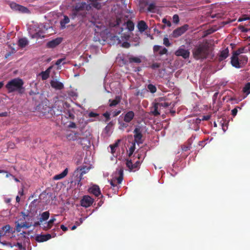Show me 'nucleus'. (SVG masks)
Masks as SVG:
<instances>
[{"label":"nucleus","instance_id":"e2e57ef3","mask_svg":"<svg viewBox=\"0 0 250 250\" xmlns=\"http://www.w3.org/2000/svg\"><path fill=\"white\" fill-rule=\"evenodd\" d=\"M249 19H250V17H248L246 16H244V17L239 19L238 21H242Z\"/></svg>","mask_w":250,"mask_h":250},{"label":"nucleus","instance_id":"f257e3e1","mask_svg":"<svg viewBox=\"0 0 250 250\" xmlns=\"http://www.w3.org/2000/svg\"><path fill=\"white\" fill-rule=\"evenodd\" d=\"M209 54V46L207 42L195 46L192 50L194 58L197 60L206 59Z\"/></svg>","mask_w":250,"mask_h":250},{"label":"nucleus","instance_id":"9b49d317","mask_svg":"<svg viewBox=\"0 0 250 250\" xmlns=\"http://www.w3.org/2000/svg\"><path fill=\"white\" fill-rule=\"evenodd\" d=\"M56 236L55 233L52 234V236L50 234H46L43 235H37L35 237V240L38 242H43L49 240L52 237H55Z\"/></svg>","mask_w":250,"mask_h":250},{"label":"nucleus","instance_id":"37998d69","mask_svg":"<svg viewBox=\"0 0 250 250\" xmlns=\"http://www.w3.org/2000/svg\"><path fill=\"white\" fill-rule=\"evenodd\" d=\"M103 116L105 117V122H107L110 120V113L108 111H106L103 114Z\"/></svg>","mask_w":250,"mask_h":250},{"label":"nucleus","instance_id":"7ed1b4c3","mask_svg":"<svg viewBox=\"0 0 250 250\" xmlns=\"http://www.w3.org/2000/svg\"><path fill=\"white\" fill-rule=\"evenodd\" d=\"M92 5L85 2L77 3L73 9V14L75 15L85 16L87 11L91 9Z\"/></svg>","mask_w":250,"mask_h":250},{"label":"nucleus","instance_id":"6e6552de","mask_svg":"<svg viewBox=\"0 0 250 250\" xmlns=\"http://www.w3.org/2000/svg\"><path fill=\"white\" fill-rule=\"evenodd\" d=\"M188 25L185 24L182 26L175 29L172 32V36L174 38H177L183 34L187 30H188Z\"/></svg>","mask_w":250,"mask_h":250},{"label":"nucleus","instance_id":"6e6d98bb","mask_svg":"<svg viewBox=\"0 0 250 250\" xmlns=\"http://www.w3.org/2000/svg\"><path fill=\"white\" fill-rule=\"evenodd\" d=\"M122 46L124 47V48H129L130 46V44L129 42H124L122 43Z\"/></svg>","mask_w":250,"mask_h":250},{"label":"nucleus","instance_id":"2eb2a0df","mask_svg":"<svg viewBox=\"0 0 250 250\" xmlns=\"http://www.w3.org/2000/svg\"><path fill=\"white\" fill-rule=\"evenodd\" d=\"M62 42V39L61 38H58L48 42L47 43V46L48 48H53L60 44Z\"/></svg>","mask_w":250,"mask_h":250},{"label":"nucleus","instance_id":"49530a36","mask_svg":"<svg viewBox=\"0 0 250 250\" xmlns=\"http://www.w3.org/2000/svg\"><path fill=\"white\" fill-rule=\"evenodd\" d=\"M163 43L167 47L170 46L171 45V43H170L167 37H165L164 38Z\"/></svg>","mask_w":250,"mask_h":250},{"label":"nucleus","instance_id":"864d4df0","mask_svg":"<svg viewBox=\"0 0 250 250\" xmlns=\"http://www.w3.org/2000/svg\"><path fill=\"white\" fill-rule=\"evenodd\" d=\"M127 123H123L119 122V124L120 125V129H123L124 128H126L128 126Z\"/></svg>","mask_w":250,"mask_h":250},{"label":"nucleus","instance_id":"69168bd1","mask_svg":"<svg viewBox=\"0 0 250 250\" xmlns=\"http://www.w3.org/2000/svg\"><path fill=\"white\" fill-rule=\"evenodd\" d=\"M61 229L63 231H66L68 230V229L66 227H65V226H64L63 225H61Z\"/></svg>","mask_w":250,"mask_h":250},{"label":"nucleus","instance_id":"a19ab883","mask_svg":"<svg viewBox=\"0 0 250 250\" xmlns=\"http://www.w3.org/2000/svg\"><path fill=\"white\" fill-rule=\"evenodd\" d=\"M147 89L152 93H154L157 90L156 86L152 84H149L147 85Z\"/></svg>","mask_w":250,"mask_h":250},{"label":"nucleus","instance_id":"b1692460","mask_svg":"<svg viewBox=\"0 0 250 250\" xmlns=\"http://www.w3.org/2000/svg\"><path fill=\"white\" fill-rule=\"evenodd\" d=\"M159 107L160 106L158 103H155L154 104L153 106L151 107V112L155 116H158L160 114V112L158 111Z\"/></svg>","mask_w":250,"mask_h":250},{"label":"nucleus","instance_id":"412c9836","mask_svg":"<svg viewBox=\"0 0 250 250\" xmlns=\"http://www.w3.org/2000/svg\"><path fill=\"white\" fill-rule=\"evenodd\" d=\"M80 136V133L72 131L66 135V138L68 140L75 141L78 140Z\"/></svg>","mask_w":250,"mask_h":250},{"label":"nucleus","instance_id":"f704fd0d","mask_svg":"<svg viewBox=\"0 0 250 250\" xmlns=\"http://www.w3.org/2000/svg\"><path fill=\"white\" fill-rule=\"evenodd\" d=\"M126 28L128 29L129 31H131L134 29V24L131 21H127L126 22Z\"/></svg>","mask_w":250,"mask_h":250},{"label":"nucleus","instance_id":"c9c22d12","mask_svg":"<svg viewBox=\"0 0 250 250\" xmlns=\"http://www.w3.org/2000/svg\"><path fill=\"white\" fill-rule=\"evenodd\" d=\"M78 142L82 146L86 145V143L89 142L88 140L86 137H81L80 136L78 138Z\"/></svg>","mask_w":250,"mask_h":250},{"label":"nucleus","instance_id":"cd10ccee","mask_svg":"<svg viewBox=\"0 0 250 250\" xmlns=\"http://www.w3.org/2000/svg\"><path fill=\"white\" fill-rule=\"evenodd\" d=\"M68 173V168H66L62 173L55 175L54 177L55 180H60L62 179L66 176Z\"/></svg>","mask_w":250,"mask_h":250},{"label":"nucleus","instance_id":"39448f33","mask_svg":"<svg viewBox=\"0 0 250 250\" xmlns=\"http://www.w3.org/2000/svg\"><path fill=\"white\" fill-rule=\"evenodd\" d=\"M119 176L113 178L110 181V185L113 188L114 190H117L119 187L117 184H120L122 183L123 179V173L124 169L123 167H120L117 170Z\"/></svg>","mask_w":250,"mask_h":250},{"label":"nucleus","instance_id":"8fccbe9b","mask_svg":"<svg viewBox=\"0 0 250 250\" xmlns=\"http://www.w3.org/2000/svg\"><path fill=\"white\" fill-rule=\"evenodd\" d=\"M173 22L175 23H178L179 21V16L177 14H175L173 15L172 17Z\"/></svg>","mask_w":250,"mask_h":250},{"label":"nucleus","instance_id":"3c124183","mask_svg":"<svg viewBox=\"0 0 250 250\" xmlns=\"http://www.w3.org/2000/svg\"><path fill=\"white\" fill-rule=\"evenodd\" d=\"M118 146V143H116L115 144L110 146V147L111 148V152L112 153H114L115 152V149L116 147H117Z\"/></svg>","mask_w":250,"mask_h":250},{"label":"nucleus","instance_id":"20e7f679","mask_svg":"<svg viewBox=\"0 0 250 250\" xmlns=\"http://www.w3.org/2000/svg\"><path fill=\"white\" fill-rule=\"evenodd\" d=\"M64 106L68 107L69 104L63 102H56L53 107L46 108L47 112L50 113V116L54 115L57 116L61 115L62 112H63V110L65 109Z\"/></svg>","mask_w":250,"mask_h":250},{"label":"nucleus","instance_id":"c03bdc74","mask_svg":"<svg viewBox=\"0 0 250 250\" xmlns=\"http://www.w3.org/2000/svg\"><path fill=\"white\" fill-rule=\"evenodd\" d=\"M160 107H167L168 106H169L171 104V103H169L168 102H159L158 103Z\"/></svg>","mask_w":250,"mask_h":250},{"label":"nucleus","instance_id":"338daca9","mask_svg":"<svg viewBox=\"0 0 250 250\" xmlns=\"http://www.w3.org/2000/svg\"><path fill=\"white\" fill-rule=\"evenodd\" d=\"M209 118H210V116H208V115L204 116L202 117V120H203V121H207V120H209Z\"/></svg>","mask_w":250,"mask_h":250},{"label":"nucleus","instance_id":"393cba45","mask_svg":"<svg viewBox=\"0 0 250 250\" xmlns=\"http://www.w3.org/2000/svg\"><path fill=\"white\" fill-rule=\"evenodd\" d=\"M28 44V41L25 38H22L19 40L18 45L21 48H24Z\"/></svg>","mask_w":250,"mask_h":250},{"label":"nucleus","instance_id":"a211bd4d","mask_svg":"<svg viewBox=\"0 0 250 250\" xmlns=\"http://www.w3.org/2000/svg\"><path fill=\"white\" fill-rule=\"evenodd\" d=\"M231 63L233 66L236 68L240 67L238 56H237V54L233 53L231 58Z\"/></svg>","mask_w":250,"mask_h":250},{"label":"nucleus","instance_id":"5fc2aeb1","mask_svg":"<svg viewBox=\"0 0 250 250\" xmlns=\"http://www.w3.org/2000/svg\"><path fill=\"white\" fill-rule=\"evenodd\" d=\"M160 67V63H157V62L153 63L151 65V68H152L153 69H155L156 68H158Z\"/></svg>","mask_w":250,"mask_h":250},{"label":"nucleus","instance_id":"79ce46f5","mask_svg":"<svg viewBox=\"0 0 250 250\" xmlns=\"http://www.w3.org/2000/svg\"><path fill=\"white\" fill-rule=\"evenodd\" d=\"M220 124L222 126V129L223 130V131L224 132L226 131V130L228 129L227 123H226L225 121H224L223 120H222L220 122Z\"/></svg>","mask_w":250,"mask_h":250},{"label":"nucleus","instance_id":"58836bf2","mask_svg":"<svg viewBox=\"0 0 250 250\" xmlns=\"http://www.w3.org/2000/svg\"><path fill=\"white\" fill-rule=\"evenodd\" d=\"M243 91L248 95L250 93V83H247L244 86Z\"/></svg>","mask_w":250,"mask_h":250},{"label":"nucleus","instance_id":"f03ea898","mask_svg":"<svg viewBox=\"0 0 250 250\" xmlns=\"http://www.w3.org/2000/svg\"><path fill=\"white\" fill-rule=\"evenodd\" d=\"M24 83L22 79L15 78L9 81L5 85V88L7 89L8 93H12L18 91L20 94H22L24 91L23 87Z\"/></svg>","mask_w":250,"mask_h":250},{"label":"nucleus","instance_id":"13d9d810","mask_svg":"<svg viewBox=\"0 0 250 250\" xmlns=\"http://www.w3.org/2000/svg\"><path fill=\"white\" fill-rule=\"evenodd\" d=\"M240 57L242 58L243 59L244 64L247 63V62H248V57L246 56H240Z\"/></svg>","mask_w":250,"mask_h":250},{"label":"nucleus","instance_id":"5701e85b","mask_svg":"<svg viewBox=\"0 0 250 250\" xmlns=\"http://www.w3.org/2000/svg\"><path fill=\"white\" fill-rule=\"evenodd\" d=\"M137 27L141 32H144L148 27L146 23L144 21H140L138 23Z\"/></svg>","mask_w":250,"mask_h":250},{"label":"nucleus","instance_id":"a18cd8bd","mask_svg":"<svg viewBox=\"0 0 250 250\" xmlns=\"http://www.w3.org/2000/svg\"><path fill=\"white\" fill-rule=\"evenodd\" d=\"M46 107H50L46 105V106L44 108L43 107L42 108V112L43 114V115L49 116V115H50V113H48L47 112V109Z\"/></svg>","mask_w":250,"mask_h":250},{"label":"nucleus","instance_id":"dca6fc26","mask_svg":"<svg viewBox=\"0 0 250 250\" xmlns=\"http://www.w3.org/2000/svg\"><path fill=\"white\" fill-rule=\"evenodd\" d=\"M88 192L94 195L96 197H98L101 194L100 188L97 185H94L91 188H89Z\"/></svg>","mask_w":250,"mask_h":250},{"label":"nucleus","instance_id":"bb28decb","mask_svg":"<svg viewBox=\"0 0 250 250\" xmlns=\"http://www.w3.org/2000/svg\"><path fill=\"white\" fill-rule=\"evenodd\" d=\"M31 225H29L28 224H27L26 222H23L22 223H18L16 225V230L17 232H20L21 231V229L22 228H25L26 229H28L30 228Z\"/></svg>","mask_w":250,"mask_h":250},{"label":"nucleus","instance_id":"aec40b11","mask_svg":"<svg viewBox=\"0 0 250 250\" xmlns=\"http://www.w3.org/2000/svg\"><path fill=\"white\" fill-rule=\"evenodd\" d=\"M134 116L135 114L133 111H129L125 115L124 121L125 123H129L133 120Z\"/></svg>","mask_w":250,"mask_h":250},{"label":"nucleus","instance_id":"4468645a","mask_svg":"<svg viewBox=\"0 0 250 250\" xmlns=\"http://www.w3.org/2000/svg\"><path fill=\"white\" fill-rule=\"evenodd\" d=\"M153 50L154 53L159 51V54L160 56L167 54L168 51L167 48L158 45H155L153 46Z\"/></svg>","mask_w":250,"mask_h":250},{"label":"nucleus","instance_id":"680f3d73","mask_svg":"<svg viewBox=\"0 0 250 250\" xmlns=\"http://www.w3.org/2000/svg\"><path fill=\"white\" fill-rule=\"evenodd\" d=\"M68 127H70V128H76V124L74 122H70L69 125H68Z\"/></svg>","mask_w":250,"mask_h":250},{"label":"nucleus","instance_id":"423d86ee","mask_svg":"<svg viewBox=\"0 0 250 250\" xmlns=\"http://www.w3.org/2000/svg\"><path fill=\"white\" fill-rule=\"evenodd\" d=\"M134 142L138 145L142 144L144 142L142 139L143 135L142 134L141 128L140 126H137L133 131Z\"/></svg>","mask_w":250,"mask_h":250},{"label":"nucleus","instance_id":"2f4dec72","mask_svg":"<svg viewBox=\"0 0 250 250\" xmlns=\"http://www.w3.org/2000/svg\"><path fill=\"white\" fill-rule=\"evenodd\" d=\"M3 231L4 232V235L6 233H13L14 231L11 228V226L9 225H7L2 227Z\"/></svg>","mask_w":250,"mask_h":250},{"label":"nucleus","instance_id":"7c9ffc66","mask_svg":"<svg viewBox=\"0 0 250 250\" xmlns=\"http://www.w3.org/2000/svg\"><path fill=\"white\" fill-rule=\"evenodd\" d=\"M70 21L69 18L67 16H64L63 19L60 21V24L62 28L65 27V24L68 23Z\"/></svg>","mask_w":250,"mask_h":250},{"label":"nucleus","instance_id":"4d7b16f0","mask_svg":"<svg viewBox=\"0 0 250 250\" xmlns=\"http://www.w3.org/2000/svg\"><path fill=\"white\" fill-rule=\"evenodd\" d=\"M88 116L89 117H97L99 116V114L98 113H94L93 112H90L88 114Z\"/></svg>","mask_w":250,"mask_h":250},{"label":"nucleus","instance_id":"f8f14e48","mask_svg":"<svg viewBox=\"0 0 250 250\" xmlns=\"http://www.w3.org/2000/svg\"><path fill=\"white\" fill-rule=\"evenodd\" d=\"M126 167L128 168L129 171H135L138 169L140 166V162L139 161H136L133 164L131 160H127L126 162Z\"/></svg>","mask_w":250,"mask_h":250},{"label":"nucleus","instance_id":"f3484780","mask_svg":"<svg viewBox=\"0 0 250 250\" xmlns=\"http://www.w3.org/2000/svg\"><path fill=\"white\" fill-rule=\"evenodd\" d=\"M50 84L53 88L57 90H62L64 88L63 83L56 80H52Z\"/></svg>","mask_w":250,"mask_h":250},{"label":"nucleus","instance_id":"4c0bfd02","mask_svg":"<svg viewBox=\"0 0 250 250\" xmlns=\"http://www.w3.org/2000/svg\"><path fill=\"white\" fill-rule=\"evenodd\" d=\"M129 62L130 63L135 62V63H139L141 62V60L138 57H131L129 58Z\"/></svg>","mask_w":250,"mask_h":250},{"label":"nucleus","instance_id":"ddd939ff","mask_svg":"<svg viewBox=\"0 0 250 250\" xmlns=\"http://www.w3.org/2000/svg\"><path fill=\"white\" fill-rule=\"evenodd\" d=\"M177 56H181L184 59H187L189 57L190 52L188 50L184 48H179L175 53Z\"/></svg>","mask_w":250,"mask_h":250},{"label":"nucleus","instance_id":"c85d7f7f","mask_svg":"<svg viewBox=\"0 0 250 250\" xmlns=\"http://www.w3.org/2000/svg\"><path fill=\"white\" fill-rule=\"evenodd\" d=\"M63 113H65V117L67 118L74 119L75 115L69 109H64Z\"/></svg>","mask_w":250,"mask_h":250},{"label":"nucleus","instance_id":"4be33fe9","mask_svg":"<svg viewBox=\"0 0 250 250\" xmlns=\"http://www.w3.org/2000/svg\"><path fill=\"white\" fill-rule=\"evenodd\" d=\"M229 50L228 48L222 50L219 55V60L220 61H222L226 59L229 56Z\"/></svg>","mask_w":250,"mask_h":250},{"label":"nucleus","instance_id":"6ab92c4d","mask_svg":"<svg viewBox=\"0 0 250 250\" xmlns=\"http://www.w3.org/2000/svg\"><path fill=\"white\" fill-rule=\"evenodd\" d=\"M56 221L55 218H52L48 222H45L42 224V228L44 230H47L50 229L53 225V223Z\"/></svg>","mask_w":250,"mask_h":250},{"label":"nucleus","instance_id":"774afa93","mask_svg":"<svg viewBox=\"0 0 250 250\" xmlns=\"http://www.w3.org/2000/svg\"><path fill=\"white\" fill-rule=\"evenodd\" d=\"M8 116V113L7 112H4L0 113V117H6Z\"/></svg>","mask_w":250,"mask_h":250},{"label":"nucleus","instance_id":"052dcab7","mask_svg":"<svg viewBox=\"0 0 250 250\" xmlns=\"http://www.w3.org/2000/svg\"><path fill=\"white\" fill-rule=\"evenodd\" d=\"M238 110L236 108H234L231 110V114L233 116H235L236 115L237 113Z\"/></svg>","mask_w":250,"mask_h":250},{"label":"nucleus","instance_id":"473e14b6","mask_svg":"<svg viewBox=\"0 0 250 250\" xmlns=\"http://www.w3.org/2000/svg\"><path fill=\"white\" fill-rule=\"evenodd\" d=\"M17 11L21 13H30L29 10L26 7L20 5Z\"/></svg>","mask_w":250,"mask_h":250},{"label":"nucleus","instance_id":"72a5a7b5","mask_svg":"<svg viewBox=\"0 0 250 250\" xmlns=\"http://www.w3.org/2000/svg\"><path fill=\"white\" fill-rule=\"evenodd\" d=\"M191 141L192 138H189L188 140V145L187 146H182V149L183 151H186L188 150H189L191 148Z\"/></svg>","mask_w":250,"mask_h":250},{"label":"nucleus","instance_id":"1a4fd4ad","mask_svg":"<svg viewBox=\"0 0 250 250\" xmlns=\"http://www.w3.org/2000/svg\"><path fill=\"white\" fill-rule=\"evenodd\" d=\"M89 170V167H87L86 166H83L81 168H78L74 171V174H76V176H78V173L79 170L80 171V174L79 177L78 178V185H82V183H81V180L83 179V175L86 173Z\"/></svg>","mask_w":250,"mask_h":250},{"label":"nucleus","instance_id":"de8ad7c7","mask_svg":"<svg viewBox=\"0 0 250 250\" xmlns=\"http://www.w3.org/2000/svg\"><path fill=\"white\" fill-rule=\"evenodd\" d=\"M135 149V143L134 142L132 144V146L129 148V156H131L133 154Z\"/></svg>","mask_w":250,"mask_h":250},{"label":"nucleus","instance_id":"09e8293b","mask_svg":"<svg viewBox=\"0 0 250 250\" xmlns=\"http://www.w3.org/2000/svg\"><path fill=\"white\" fill-rule=\"evenodd\" d=\"M244 50V48H240L236 51L233 52V53L234 54H237V56H239L241 53H243V51Z\"/></svg>","mask_w":250,"mask_h":250},{"label":"nucleus","instance_id":"e433bc0d","mask_svg":"<svg viewBox=\"0 0 250 250\" xmlns=\"http://www.w3.org/2000/svg\"><path fill=\"white\" fill-rule=\"evenodd\" d=\"M9 6L10 8L14 11H17L19 6L20 4H17L16 2H11L9 3Z\"/></svg>","mask_w":250,"mask_h":250},{"label":"nucleus","instance_id":"bf43d9fd","mask_svg":"<svg viewBox=\"0 0 250 250\" xmlns=\"http://www.w3.org/2000/svg\"><path fill=\"white\" fill-rule=\"evenodd\" d=\"M121 113V111L118 110H116L112 113L113 117H116L118 116Z\"/></svg>","mask_w":250,"mask_h":250},{"label":"nucleus","instance_id":"0eeeda50","mask_svg":"<svg viewBox=\"0 0 250 250\" xmlns=\"http://www.w3.org/2000/svg\"><path fill=\"white\" fill-rule=\"evenodd\" d=\"M148 6L147 11L150 12H154L155 9H156V5L155 3H149V2L145 0L140 3V10H143L145 7Z\"/></svg>","mask_w":250,"mask_h":250},{"label":"nucleus","instance_id":"c756f323","mask_svg":"<svg viewBox=\"0 0 250 250\" xmlns=\"http://www.w3.org/2000/svg\"><path fill=\"white\" fill-rule=\"evenodd\" d=\"M49 215L50 213L48 211L42 212L41 214L39 220L41 222H42L43 221L47 220L49 217Z\"/></svg>","mask_w":250,"mask_h":250},{"label":"nucleus","instance_id":"ea45409f","mask_svg":"<svg viewBox=\"0 0 250 250\" xmlns=\"http://www.w3.org/2000/svg\"><path fill=\"white\" fill-rule=\"evenodd\" d=\"M41 76L42 80H45L48 79L49 76V71H48V69L45 71H42L41 73Z\"/></svg>","mask_w":250,"mask_h":250},{"label":"nucleus","instance_id":"0e129e2a","mask_svg":"<svg viewBox=\"0 0 250 250\" xmlns=\"http://www.w3.org/2000/svg\"><path fill=\"white\" fill-rule=\"evenodd\" d=\"M64 59H64V58H63V59H58V60L56 62V65H60V64L62 63V62L63 60H64Z\"/></svg>","mask_w":250,"mask_h":250},{"label":"nucleus","instance_id":"603ef678","mask_svg":"<svg viewBox=\"0 0 250 250\" xmlns=\"http://www.w3.org/2000/svg\"><path fill=\"white\" fill-rule=\"evenodd\" d=\"M163 23L166 24L168 27H170L171 25V22L168 20H167L166 18H164L162 20Z\"/></svg>","mask_w":250,"mask_h":250},{"label":"nucleus","instance_id":"9d476101","mask_svg":"<svg viewBox=\"0 0 250 250\" xmlns=\"http://www.w3.org/2000/svg\"><path fill=\"white\" fill-rule=\"evenodd\" d=\"M94 199L88 195H85L81 200V205L83 207H90L93 203Z\"/></svg>","mask_w":250,"mask_h":250},{"label":"nucleus","instance_id":"a878e982","mask_svg":"<svg viewBox=\"0 0 250 250\" xmlns=\"http://www.w3.org/2000/svg\"><path fill=\"white\" fill-rule=\"evenodd\" d=\"M120 102H121L120 97L117 96H116L115 99H114V100L109 99V102L110 103L109 106H110V107L115 106L116 105H117L119 103H120Z\"/></svg>","mask_w":250,"mask_h":250}]
</instances>
